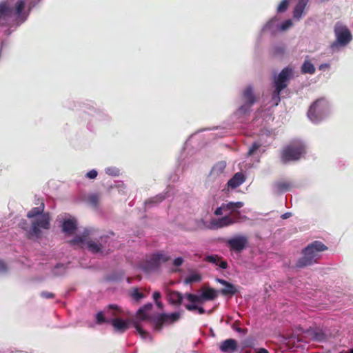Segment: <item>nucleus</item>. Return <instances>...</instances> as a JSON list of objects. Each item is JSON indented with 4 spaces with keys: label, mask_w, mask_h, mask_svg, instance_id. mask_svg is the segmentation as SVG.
I'll use <instances>...</instances> for the list:
<instances>
[{
    "label": "nucleus",
    "mask_w": 353,
    "mask_h": 353,
    "mask_svg": "<svg viewBox=\"0 0 353 353\" xmlns=\"http://www.w3.org/2000/svg\"><path fill=\"white\" fill-rule=\"evenodd\" d=\"M243 97L246 105L250 107L255 103L256 99L251 86L247 87L244 90Z\"/></svg>",
    "instance_id": "23"
},
{
    "label": "nucleus",
    "mask_w": 353,
    "mask_h": 353,
    "mask_svg": "<svg viewBox=\"0 0 353 353\" xmlns=\"http://www.w3.org/2000/svg\"><path fill=\"white\" fill-rule=\"evenodd\" d=\"M327 250V247L322 242L313 241L303 250V256L298 260L296 267L302 268L317 263L321 257L320 252Z\"/></svg>",
    "instance_id": "3"
},
{
    "label": "nucleus",
    "mask_w": 353,
    "mask_h": 353,
    "mask_svg": "<svg viewBox=\"0 0 353 353\" xmlns=\"http://www.w3.org/2000/svg\"><path fill=\"white\" fill-rule=\"evenodd\" d=\"M183 263V259L181 257L176 258L173 261V265L176 267L181 266Z\"/></svg>",
    "instance_id": "46"
},
{
    "label": "nucleus",
    "mask_w": 353,
    "mask_h": 353,
    "mask_svg": "<svg viewBox=\"0 0 353 353\" xmlns=\"http://www.w3.org/2000/svg\"><path fill=\"white\" fill-rule=\"evenodd\" d=\"M248 243V238L244 235H237L227 241L230 250L241 252L246 248Z\"/></svg>",
    "instance_id": "11"
},
{
    "label": "nucleus",
    "mask_w": 353,
    "mask_h": 353,
    "mask_svg": "<svg viewBox=\"0 0 353 353\" xmlns=\"http://www.w3.org/2000/svg\"><path fill=\"white\" fill-rule=\"evenodd\" d=\"M165 199V196L163 194H158L154 197L150 198L149 199L145 201V205L146 206L150 204H158L163 201Z\"/></svg>",
    "instance_id": "30"
},
{
    "label": "nucleus",
    "mask_w": 353,
    "mask_h": 353,
    "mask_svg": "<svg viewBox=\"0 0 353 353\" xmlns=\"http://www.w3.org/2000/svg\"><path fill=\"white\" fill-rule=\"evenodd\" d=\"M307 3L308 0H299L298 1L293 11L294 19L299 20L301 18Z\"/></svg>",
    "instance_id": "21"
},
{
    "label": "nucleus",
    "mask_w": 353,
    "mask_h": 353,
    "mask_svg": "<svg viewBox=\"0 0 353 353\" xmlns=\"http://www.w3.org/2000/svg\"><path fill=\"white\" fill-rule=\"evenodd\" d=\"M152 297H153L154 301L156 302V301H159V299L161 297V294L159 292L155 291L152 294Z\"/></svg>",
    "instance_id": "48"
},
{
    "label": "nucleus",
    "mask_w": 353,
    "mask_h": 353,
    "mask_svg": "<svg viewBox=\"0 0 353 353\" xmlns=\"http://www.w3.org/2000/svg\"><path fill=\"white\" fill-rule=\"evenodd\" d=\"M239 322L236 321V322L233 324L232 327H233L234 329H235L236 332H242V329H241V327H239Z\"/></svg>",
    "instance_id": "50"
},
{
    "label": "nucleus",
    "mask_w": 353,
    "mask_h": 353,
    "mask_svg": "<svg viewBox=\"0 0 353 353\" xmlns=\"http://www.w3.org/2000/svg\"><path fill=\"white\" fill-rule=\"evenodd\" d=\"M105 172L110 175L117 176L119 174V170L114 168H108L105 170Z\"/></svg>",
    "instance_id": "41"
},
{
    "label": "nucleus",
    "mask_w": 353,
    "mask_h": 353,
    "mask_svg": "<svg viewBox=\"0 0 353 353\" xmlns=\"http://www.w3.org/2000/svg\"><path fill=\"white\" fill-rule=\"evenodd\" d=\"M145 311L148 312L152 308V303H147L144 305L143 307H141Z\"/></svg>",
    "instance_id": "49"
},
{
    "label": "nucleus",
    "mask_w": 353,
    "mask_h": 353,
    "mask_svg": "<svg viewBox=\"0 0 353 353\" xmlns=\"http://www.w3.org/2000/svg\"><path fill=\"white\" fill-rule=\"evenodd\" d=\"M45 205L41 202L38 207L32 208L28 213L27 217L34 219L28 233V238L39 239L42 236L41 229L48 230L50 228V216L48 212L44 213Z\"/></svg>",
    "instance_id": "1"
},
{
    "label": "nucleus",
    "mask_w": 353,
    "mask_h": 353,
    "mask_svg": "<svg viewBox=\"0 0 353 353\" xmlns=\"http://www.w3.org/2000/svg\"><path fill=\"white\" fill-rule=\"evenodd\" d=\"M274 90L272 93V101L274 102V105L276 106L278 105V104L279 103L280 101H281V97H280V94H281V92L283 90H278V88H274Z\"/></svg>",
    "instance_id": "32"
},
{
    "label": "nucleus",
    "mask_w": 353,
    "mask_h": 353,
    "mask_svg": "<svg viewBox=\"0 0 353 353\" xmlns=\"http://www.w3.org/2000/svg\"><path fill=\"white\" fill-rule=\"evenodd\" d=\"M328 101L324 97H321L314 101L307 111V117L313 123H318L323 118L328 110Z\"/></svg>",
    "instance_id": "6"
},
{
    "label": "nucleus",
    "mask_w": 353,
    "mask_h": 353,
    "mask_svg": "<svg viewBox=\"0 0 353 353\" xmlns=\"http://www.w3.org/2000/svg\"><path fill=\"white\" fill-rule=\"evenodd\" d=\"M201 280V276L198 273H194L188 276L185 279L186 283H192L194 282H199Z\"/></svg>",
    "instance_id": "33"
},
{
    "label": "nucleus",
    "mask_w": 353,
    "mask_h": 353,
    "mask_svg": "<svg viewBox=\"0 0 353 353\" xmlns=\"http://www.w3.org/2000/svg\"><path fill=\"white\" fill-rule=\"evenodd\" d=\"M237 341L233 339H228L220 343L219 349L224 353H233L237 349Z\"/></svg>",
    "instance_id": "16"
},
{
    "label": "nucleus",
    "mask_w": 353,
    "mask_h": 353,
    "mask_svg": "<svg viewBox=\"0 0 353 353\" xmlns=\"http://www.w3.org/2000/svg\"><path fill=\"white\" fill-rule=\"evenodd\" d=\"M305 148L300 142H294L287 145L281 153L283 163L299 160L305 154Z\"/></svg>",
    "instance_id": "5"
},
{
    "label": "nucleus",
    "mask_w": 353,
    "mask_h": 353,
    "mask_svg": "<svg viewBox=\"0 0 353 353\" xmlns=\"http://www.w3.org/2000/svg\"><path fill=\"white\" fill-rule=\"evenodd\" d=\"M170 259V257L163 252L153 254L145 262L144 269L146 271L157 270L162 263L168 261Z\"/></svg>",
    "instance_id": "9"
},
{
    "label": "nucleus",
    "mask_w": 353,
    "mask_h": 353,
    "mask_svg": "<svg viewBox=\"0 0 353 353\" xmlns=\"http://www.w3.org/2000/svg\"><path fill=\"white\" fill-rule=\"evenodd\" d=\"M238 222L236 221V219L232 218L230 215H225L219 219H212L210 221V225L212 229H219L225 227H228Z\"/></svg>",
    "instance_id": "14"
},
{
    "label": "nucleus",
    "mask_w": 353,
    "mask_h": 353,
    "mask_svg": "<svg viewBox=\"0 0 353 353\" xmlns=\"http://www.w3.org/2000/svg\"><path fill=\"white\" fill-rule=\"evenodd\" d=\"M110 323L114 327V330L119 333H123L129 328L128 322L119 318L112 319L110 320Z\"/></svg>",
    "instance_id": "18"
},
{
    "label": "nucleus",
    "mask_w": 353,
    "mask_h": 353,
    "mask_svg": "<svg viewBox=\"0 0 353 353\" xmlns=\"http://www.w3.org/2000/svg\"><path fill=\"white\" fill-rule=\"evenodd\" d=\"M25 0H19L14 8L6 1L0 3V26H6L17 18L25 7Z\"/></svg>",
    "instance_id": "4"
},
{
    "label": "nucleus",
    "mask_w": 353,
    "mask_h": 353,
    "mask_svg": "<svg viewBox=\"0 0 353 353\" xmlns=\"http://www.w3.org/2000/svg\"><path fill=\"white\" fill-rule=\"evenodd\" d=\"M278 192H285L290 190L292 184L287 181H277L274 185Z\"/></svg>",
    "instance_id": "25"
},
{
    "label": "nucleus",
    "mask_w": 353,
    "mask_h": 353,
    "mask_svg": "<svg viewBox=\"0 0 353 353\" xmlns=\"http://www.w3.org/2000/svg\"><path fill=\"white\" fill-rule=\"evenodd\" d=\"M285 52V48L282 46L276 47L274 49V54L276 55H283Z\"/></svg>",
    "instance_id": "45"
},
{
    "label": "nucleus",
    "mask_w": 353,
    "mask_h": 353,
    "mask_svg": "<svg viewBox=\"0 0 353 353\" xmlns=\"http://www.w3.org/2000/svg\"><path fill=\"white\" fill-rule=\"evenodd\" d=\"M19 225L21 229L26 232V236L28 237V233L30 228H29L27 221L25 219H22L21 222L19 223Z\"/></svg>",
    "instance_id": "39"
},
{
    "label": "nucleus",
    "mask_w": 353,
    "mask_h": 353,
    "mask_svg": "<svg viewBox=\"0 0 353 353\" xmlns=\"http://www.w3.org/2000/svg\"><path fill=\"white\" fill-rule=\"evenodd\" d=\"M330 67V65L328 63H323L319 65V70H323L325 68H328Z\"/></svg>",
    "instance_id": "52"
},
{
    "label": "nucleus",
    "mask_w": 353,
    "mask_h": 353,
    "mask_svg": "<svg viewBox=\"0 0 353 353\" xmlns=\"http://www.w3.org/2000/svg\"><path fill=\"white\" fill-rule=\"evenodd\" d=\"M137 315L138 316V318L140 319V320L141 321H151L152 322V319L150 316H149L148 314H147V312L145 311L143 308L140 307L137 312Z\"/></svg>",
    "instance_id": "31"
},
{
    "label": "nucleus",
    "mask_w": 353,
    "mask_h": 353,
    "mask_svg": "<svg viewBox=\"0 0 353 353\" xmlns=\"http://www.w3.org/2000/svg\"><path fill=\"white\" fill-rule=\"evenodd\" d=\"M8 270V267L5 262L2 260H0V273L6 272Z\"/></svg>",
    "instance_id": "47"
},
{
    "label": "nucleus",
    "mask_w": 353,
    "mask_h": 353,
    "mask_svg": "<svg viewBox=\"0 0 353 353\" xmlns=\"http://www.w3.org/2000/svg\"><path fill=\"white\" fill-rule=\"evenodd\" d=\"M310 336L313 341L317 342L325 341L327 339L326 334L321 330L311 331Z\"/></svg>",
    "instance_id": "26"
},
{
    "label": "nucleus",
    "mask_w": 353,
    "mask_h": 353,
    "mask_svg": "<svg viewBox=\"0 0 353 353\" xmlns=\"http://www.w3.org/2000/svg\"><path fill=\"white\" fill-rule=\"evenodd\" d=\"M107 308L108 314L114 318H117V316H119L122 313L121 309L115 304H110Z\"/></svg>",
    "instance_id": "28"
},
{
    "label": "nucleus",
    "mask_w": 353,
    "mask_h": 353,
    "mask_svg": "<svg viewBox=\"0 0 353 353\" xmlns=\"http://www.w3.org/2000/svg\"><path fill=\"white\" fill-rule=\"evenodd\" d=\"M59 267H63V264H57L56 265V268H59Z\"/></svg>",
    "instance_id": "57"
},
{
    "label": "nucleus",
    "mask_w": 353,
    "mask_h": 353,
    "mask_svg": "<svg viewBox=\"0 0 353 353\" xmlns=\"http://www.w3.org/2000/svg\"><path fill=\"white\" fill-rule=\"evenodd\" d=\"M41 296L44 299H52L54 297V294L46 291H43L41 293Z\"/></svg>",
    "instance_id": "44"
},
{
    "label": "nucleus",
    "mask_w": 353,
    "mask_h": 353,
    "mask_svg": "<svg viewBox=\"0 0 353 353\" xmlns=\"http://www.w3.org/2000/svg\"><path fill=\"white\" fill-rule=\"evenodd\" d=\"M216 281L225 286V288L220 290V292L223 296H232L238 292L236 287L234 284L224 279H216Z\"/></svg>",
    "instance_id": "15"
},
{
    "label": "nucleus",
    "mask_w": 353,
    "mask_h": 353,
    "mask_svg": "<svg viewBox=\"0 0 353 353\" xmlns=\"http://www.w3.org/2000/svg\"><path fill=\"white\" fill-rule=\"evenodd\" d=\"M99 201L100 196L96 193L91 194L87 197V202L88 204L94 208H97L99 207Z\"/></svg>",
    "instance_id": "27"
},
{
    "label": "nucleus",
    "mask_w": 353,
    "mask_h": 353,
    "mask_svg": "<svg viewBox=\"0 0 353 353\" xmlns=\"http://www.w3.org/2000/svg\"><path fill=\"white\" fill-rule=\"evenodd\" d=\"M168 301L174 305H180L182 303L183 295L178 291H170L168 294Z\"/></svg>",
    "instance_id": "20"
},
{
    "label": "nucleus",
    "mask_w": 353,
    "mask_h": 353,
    "mask_svg": "<svg viewBox=\"0 0 353 353\" xmlns=\"http://www.w3.org/2000/svg\"><path fill=\"white\" fill-rule=\"evenodd\" d=\"M289 6V1L288 0H283L280 4L277 7L278 12H284L287 10Z\"/></svg>",
    "instance_id": "37"
},
{
    "label": "nucleus",
    "mask_w": 353,
    "mask_h": 353,
    "mask_svg": "<svg viewBox=\"0 0 353 353\" xmlns=\"http://www.w3.org/2000/svg\"><path fill=\"white\" fill-rule=\"evenodd\" d=\"M225 205V211H230V214L228 215L231 216L232 218L236 219V222H240L241 219L246 218L245 216H242L241 214V212L239 209L241 208L244 205V203L242 201L237 202H228L227 203H224Z\"/></svg>",
    "instance_id": "13"
},
{
    "label": "nucleus",
    "mask_w": 353,
    "mask_h": 353,
    "mask_svg": "<svg viewBox=\"0 0 353 353\" xmlns=\"http://www.w3.org/2000/svg\"><path fill=\"white\" fill-rule=\"evenodd\" d=\"M261 146V145L258 142H254L251 147L249 148L248 152V156H252L254 153Z\"/></svg>",
    "instance_id": "38"
},
{
    "label": "nucleus",
    "mask_w": 353,
    "mask_h": 353,
    "mask_svg": "<svg viewBox=\"0 0 353 353\" xmlns=\"http://www.w3.org/2000/svg\"><path fill=\"white\" fill-rule=\"evenodd\" d=\"M77 228V222L74 219L65 220L62 224V230L67 234H72Z\"/></svg>",
    "instance_id": "19"
},
{
    "label": "nucleus",
    "mask_w": 353,
    "mask_h": 353,
    "mask_svg": "<svg viewBox=\"0 0 353 353\" xmlns=\"http://www.w3.org/2000/svg\"><path fill=\"white\" fill-rule=\"evenodd\" d=\"M245 180V178L242 172L236 173L228 182V185L234 189L241 185Z\"/></svg>",
    "instance_id": "22"
},
{
    "label": "nucleus",
    "mask_w": 353,
    "mask_h": 353,
    "mask_svg": "<svg viewBox=\"0 0 353 353\" xmlns=\"http://www.w3.org/2000/svg\"><path fill=\"white\" fill-rule=\"evenodd\" d=\"M345 353H353V348L346 352Z\"/></svg>",
    "instance_id": "58"
},
{
    "label": "nucleus",
    "mask_w": 353,
    "mask_h": 353,
    "mask_svg": "<svg viewBox=\"0 0 353 353\" xmlns=\"http://www.w3.org/2000/svg\"><path fill=\"white\" fill-rule=\"evenodd\" d=\"M155 303L159 309L162 310L163 308V304L161 301H156Z\"/></svg>",
    "instance_id": "53"
},
{
    "label": "nucleus",
    "mask_w": 353,
    "mask_h": 353,
    "mask_svg": "<svg viewBox=\"0 0 353 353\" xmlns=\"http://www.w3.org/2000/svg\"><path fill=\"white\" fill-rule=\"evenodd\" d=\"M301 71L302 74H313L316 69L313 63L308 59H305L301 66Z\"/></svg>",
    "instance_id": "24"
},
{
    "label": "nucleus",
    "mask_w": 353,
    "mask_h": 353,
    "mask_svg": "<svg viewBox=\"0 0 353 353\" xmlns=\"http://www.w3.org/2000/svg\"><path fill=\"white\" fill-rule=\"evenodd\" d=\"M181 318V313L175 312L170 314L161 313L153 318L154 330L161 332L164 325H170L177 322Z\"/></svg>",
    "instance_id": "7"
},
{
    "label": "nucleus",
    "mask_w": 353,
    "mask_h": 353,
    "mask_svg": "<svg viewBox=\"0 0 353 353\" xmlns=\"http://www.w3.org/2000/svg\"><path fill=\"white\" fill-rule=\"evenodd\" d=\"M292 75V69L288 67L283 69L274 79V88L283 90L288 86V82Z\"/></svg>",
    "instance_id": "12"
},
{
    "label": "nucleus",
    "mask_w": 353,
    "mask_h": 353,
    "mask_svg": "<svg viewBox=\"0 0 353 353\" xmlns=\"http://www.w3.org/2000/svg\"><path fill=\"white\" fill-rule=\"evenodd\" d=\"M334 34L336 38V42L341 46L347 45L352 39L349 29L340 23L336 24L334 27Z\"/></svg>",
    "instance_id": "10"
},
{
    "label": "nucleus",
    "mask_w": 353,
    "mask_h": 353,
    "mask_svg": "<svg viewBox=\"0 0 353 353\" xmlns=\"http://www.w3.org/2000/svg\"><path fill=\"white\" fill-rule=\"evenodd\" d=\"M204 260L205 261L213 263L223 270L227 269L228 267V262L217 254L208 255L205 257Z\"/></svg>",
    "instance_id": "17"
},
{
    "label": "nucleus",
    "mask_w": 353,
    "mask_h": 353,
    "mask_svg": "<svg viewBox=\"0 0 353 353\" xmlns=\"http://www.w3.org/2000/svg\"><path fill=\"white\" fill-rule=\"evenodd\" d=\"M134 327H135V329L137 330V331L138 332V333L139 334L142 339H149L150 341H152V339L150 334L148 332L145 331L140 326L139 323L137 321L134 322Z\"/></svg>",
    "instance_id": "29"
},
{
    "label": "nucleus",
    "mask_w": 353,
    "mask_h": 353,
    "mask_svg": "<svg viewBox=\"0 0 353 353\" xmlns=\"http://www.w3.org/2000/svg\"><path fill=\"white\" fill-rule=\"evenodd\" d=\"M290 216H291L290 212H286L281 215V218L283 219H286L289 218Z\"/></svg>",
    "instance_id": "54"
},
{
    "label": "nucleus",
    "mask_w": 353,
    "mask_h": 353,
    "mask_svg": "<svg viewBox=\"0 0 353 353\" xmlns=\"http://www.w3.org/2000/svg\"><path fill=\"white\" fill-rule=\"evenodd\" d=\"M218 296L217 291L210 287H203L201 288L200 295L191 293H186L184 296L191 303H199L207 301H212Z\"/></svg>",
    "instance_id": "8"
},
{
    "label": "nucleus",
    "mask_w": 353,
    "mask_h": 353,
    "mask_svg": "<svg viewBox=\"0 0 353 353\" xmlns=\"http://www.w3.org/2000/svg\"><path fill=\"white\" fill-rule=\"evenodd\" d=\"M293 25L292 21L290 19H288L286 21H285L281 26V30H286L287 29L290 28V27H292Z\"/></svg>",
    "instance_id": "40"
},
{
    "label": "nucleus",
    "mask_w": 353,
    "mask_h": 353,
    "mask_svg": "<svg viewBox=\"0 0 353 353\" xmlns=\"http://www.w3.org/2000/svg\"><path fill=\"white\" fill-rule=\"evenodd\" d=\"M185 308L189 311H194L197 310L200 314H203L205 312V310L203 307H198L196 305L187 304L185 305Z\"/></svg>",
    "instance_id": "36"
},
{
    "label": "nucleus",
    "mask_w": 353,
    "mask_h": 353,
    "mask_svg": "<svg viewBox=\"0 0 353 353\" xmlns=\"http://www.w3.org/2000/svg\"><path fill=\"white\" fill-rule=\"evenodd\" d=\"M94 234V230L92 228H85L81 235L76 236L70 241V243L72 245L82 243L87 241L88 250L93 254L103 252V250L110 251V242L109 236L107 235L101 236L97 242L92 240L87 241V238Z\"/></svg>",
    "instance_id": "2"
},
{
    "label": "nucleus",
    "mask_w": 353,
    "mask_h": 353,
    "mask_svg": "<svg viewBox=\"0 0 353 353\" xmlns=\"http://www.w3.org/2000/svg\"><path fill=\"white\" fill-rule=\"evenodd\" d=\"M97 172L95 170H92L86 174V176L90 179H94L97 176Z\"/></svg>",
    "instance_id": "43"
},
{
    "label": "nucleus",
    "mask_w": 353,
    "mask_h": 353,
    "mask_svg": "<svg viewBox=\"0 0 353 353\" xmlns=\"http://www.w3.org/2000/svg\"><path fill=\"white\" fill-rule=\"evenodd\" d=\"M223 211H225V205L224 203H222L220 207L215 210L214 214L216 216H221L223 214Z\"/></svg>",
    "instance_id": "42"
},
{
    "label": "nucleus",
    "mask_w": 353,
    "mask_h": 353,
    "mask_svg": "<svg viewBox=\"0 0 353 353\" xmlns=\"http://www.w3.org/2000/svg\"><path fill=\"white\" fill-rule=\"evenodd\" d=\"M131 296L136 301H139L141 299L145 297V295L142 292H139L137 288H134L131 292Z\"/></svg>",
    "instance_id": "35"
},
{
    "label": "nucleus",
    "mask_w": 353,
    "mask_h": 353,
    "mask_svg": "<svg viewBox=\"0 0 353 353\" xmlns=\"http://www.w3.org/2000/svg\"><path fill=\"white\" fill-rule=\"evenodd\" d=\"M256 353H269V352L265 348H260Z\"/></svg>",
    "instance_id": "55"
},
{
    "label": "nucleus",
    "mask_w": 353,
    "mask_h": 353,
    "mask_svg": "<svg viewBox=\"0 0 353 353\" xmlns=\"http://www.w3.org/2000/svg\"><path fill=\"white\" fill-rule=\"evenodd\" d=\"M216 166H219L220 168V169L223 170L226 166V163L224 161H221V162L219 163L216 165Z\"/></svg>",
    "instance_id": "51"
},
{
    "label": "nucleus",
    "mask_w": 353,
    "mask_h": 353,
    "mask_svg": "<svg viewBox=\"0 0 353 353\" xmlns=\"http://www.w3.org/2000/svg\"><path fill=\"white\" fill-rule=\"evenodd\" d=\"M105 323H110V320L106 319L105 318L104 314L103 312H99L96 314V323L98 325H101Z\"/></svg>",
    "instance_id": "34"
},
{
    "label": "nucleus",
    "mask_w": 353,
    "mask_h": 353,
    "mask_svg": "<svg viewBox=\"0 0 353 353\" xmlns=\"http://www.w3.org/2000/svg\"><path fill=\"white\" fill-rule=\"evenodd\" d=\"M272 23V21H270L268 24H267V27L270 26L271 25V23Z\"/></svg>",
    "instance_id": "56"
}]
</instances>
